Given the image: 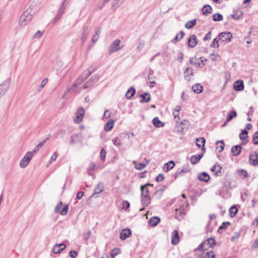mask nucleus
<instances>
[{
  "instance_id": "obj_62",
  "label": "nucleus",
  "mask_w": 258,
  "mask_h": 258,
  "mask_svg": "<svg viewBox=\"0 0 258 258\" xmlns=\"http://www.w3.org/2000/svg\"><path fill=\"white\" fill-rule=\"evenodd\" d=\"M109 0H103L102 2L99 3L98 5V9L101 10L103 8L104 5L108 3Z\"/></svg>"
},
{
  "instance_id": "obj_2",
  "label": "nucleus",
  "mask_w": 258,
  "mask_h": 258,
  "mask_svg": "<svg viewBox=\"0 0 258 258\" xmlns=\"http://www.w3.org/2000/svg\"><path fill=\"white\" fill-rule=\"evenodd\" d=\"M120 42L119 39H115L111 43L108 49L109 54L116 52L121 49L122 47L120 46Z\"/></svg>"
},
{
  "instance_id": "obj_19",
  "label": "nucleus",
  "mask_w": 258,
  "mask_h": 258,
  "mask_svg": "<svg viewBox=\"0 0 258 258\" xmlns=\"http://www.w3.org/2000/svg\"><path fill=\"white\" fill-rule=\"evenodd\" d=\"M221 169L222 167H221L219 165H214L212 168H211V171L213 172H214V174L216 176H221Z\"/></svg>"
},
{
  "instance_id": "obj_34",
  "label": "nucleus",
  "mask_w": 258,
  "mask_h": 258,
  "mask_svg": "<svg viewBox=\"0 0 258 258\" xmlns=\"http://www.w3.org/2000/svg\"><path fill=\"white\" fill-rule=\"evenodd\" d=\"M206 140L204 138H197L196 140V145L199 148H202V150L204 149L205 147Z\"/></svg>"
},
{
  "instance_id": "obj_33",
  "label": "nucleus",
  "mask_w": 258,
  "mask_h": 258,
  "mask_svg": "<svg viewBox=\"0 0 258 258\" xmlns=\"http://www.w3.org/2000/svg\"><path fill=\"white\" fill-rule=\"evenodd\" d=\"M175 166L174 162L173 161H168L165 164L164 166V170L166 172H168L170 169H172Z\"/></svg>"
},
{
  "instance_id": "obj_38",
  "label": "nucleus",
  "mask_w": 258,
  "mask_h": 258,
  "mask_svg": "<svg viewBox=\"0 0 258 258\" xmlns=\"http://www.w3.org/2000/svg\"><path fill=\"white\" fill-rule=\"evenodd\" d=\"M101 28L100 27L97 28V29H96V31L95 35L92 37V42L93 43L96 42L98 40V39H99V35H100V34L101 33Z\"/></svg>"
},
{
  "instance_id": "obj_39",
  "label": "nucleus",
  "mask_w": 258,
  "mask_h": 258,
  "mask_svg": "<svg viewBox=\"0 0 258 258\" xmlns=\"http://www.w3.org/2000/svg\"><path fill=\"white\" fill-rule=\"evenodd\" d=\"M238 212V209L236 206H232L229 209V214L231 217H234L236 216Z\"/></svg>"
},
{
  "instance_id": "obj_46",
  "label": "nucleus",
  "mask_w": 258,
  "mask_h": 258,
  "mask_svg": "<svg viewBox=\"0 0 258 258\" xmlns=\"http://www.w3.org/2000/svg\"><path fill=\"white\" fill-rule=\"evenodd\" d=\"M221 41L219 39V37L217 36L216 38H215L212 43L210 45V47L212 48H218L219 47V42Z\"/></svg>"
},
{
  "instance_id": "obj_59",
  "label": "nucleus",
  "mask_w": 258,
  "mask_h": 258,
  "mask_svg": "<svg viewBox=\"0 0 258 258\" xmlns=\"http://www.w3.org/2000/svg\"><path fill=\"white\" fill-rule=\"evenodd\" d=\"M144 42L143 41H140L139 42L138 46L137 47V50L138 52H140L143 49L144 46Z\"/></svg>"
},
{
  "instance_id": "obj_37",
  "label": "nucleus",
  "mask_w": 258,
  "mask_h": 258,
  "mask_svg": "<svg viewBox=\"0 0 258 258\" xmlns=\"http://www.w3.org/2000/svg\"><path fill=\"white\" fill-rule=\"evenodd\" d=\"M203 14L207 15L209 14H211L212 12V8L209 5H206L204 6L202 9Z\"/></svg>"
},
{
  "instance_id": "obj_21",
  "label": "nucleus",
  "mask_w": 258,
  "mask_h": 258,
  "mask_svg": "<svg viewBox=\"0 0 258 258\" xmlns=\"http://www.w3.org/2000/svg\"><path fill=\"white\" fill-rule=\"evenodd\" d=\"M203 154L193 155L190 158V161L191 164H196L199 162L200 159L203 157Z\"/></svg>"
},
{
  "instance_id": "obj_13",
  "label": "nucleus",
  "mask_w": 258,
  "mask_h": 258,
  "mask_svg": "<svg viewBox=\"0 0 258 258\" xmlns=\"http://www.w3.org/2000/svg\"><path fill=\"white\" fill-rule=\"evenodd\" d=\"M92 72L90 71H85L83 73L80 75L77 79L79 83H82L84 82L88 77H89Z\"/></svg>"
},
{
  "instance_id": "obj_3",
  "label": "nucleus",
  "mask_w": 258,
  "mask_h": 258,
  "mask_svg": "<svg viewBox=\"0 0 258 258\" xmlns=\"http://www.w3.org/2000/svg\"><path fill=\"white\" fill-rule=\"evenodd\" d=\"M33 156V153L28 152L26 155L24 156L23 159L21 160L20 163V166L21 168L26 167L29 164L30 161L32 158Z\"/></svg>"
},
{
  "instance_id": "obj_45",
  "label": "nucleus",
  "mask_w": 258,
  "mask_h": 258,
  "mask_svg": "<svg viewBox=\"0 0 258 258\" xmlns=\"http://www.w3.org/2000/svg\"><path fill=\"white\" fill-rule=\"evenodd\" d=\"M217 149H219V152H222L224 149V143L223 141H218L216 142Z\"/></svg>"
},
{
  "instance_id": "obj_47",
  "label": "nucleus",
  "mask_w": 258,
  "mask_h": 258,
  "mask_svg": "<svg viewBox=\"0 0 258 258\" xmlns=\"http://www.w3.org/2000/svg\"><path fill=\"white\" fill-rule=\"evenodd\" d=\"M197 20L194 19L191 21H188L185 25V27L187 29L192 28L196 24Z\"/></svg>"
},
{
  "instance_id": "obj_52",
  "label": "nucleus",
  "mask_w": 258,
  "mask_h": 258,
  "mask_svg": "<svg viewBox=\"0 0 258 258\" xmlns=\"http://www.w3.org/2000/svg\"><path fill=\"white\" fill-rule=\"evenodd\" d=\"M121 252L120 248H115L111 251V258H114V257L120 253Z\"/></svg>"
},
{
  "instance_id": "obj_49",
  "label": "nucleus",
  "mask_w": 258,
  "mask_h": 258,
  "mask_svg": "<svg viewBox=\"0 0 258 258\" xmlns=\"http://www.w3.org/2000/svg\"><path fill=\"white\" fill-rule=\"evenodd\" d=\"M213 20L214 21H220L223 20V16L219 13H216L213 15Z\"/></svg>"
},
{
  "instance_id": "obj_48",
  "label": "nucleus",
  "mask_w": 258,
  "mask_h": 258,
  "mask_svg": "<svg viewBox=\"0 0 258 258\" xmlns=\"http://www.w3.org/2000/svg\"><path fill=\"white\" fill-rule=\"evenodd\" d=\"M230 223L229 222H224L221 226L219 227L217 231L219 233H221V230L223 229H225L229 225H230Z\"/></svg>"
},
{
  "instance_id": "obj_27",
  "label": "nucleus",
  "mask_w": 258,
  "mask_h": 258,
  "mask_svg": "<svg viewBox=\"0 0 258 258\" xmlns=\"http://www.w3.org/2000/svg\"><path fill=\"white\" fill-rule=\"evenodd\" d=\"M133 163L135 164V167L137 170L143 169L149 163V161L147 160L146 163H137L136 161H133Z\"/></svg>"
},
{
  "instance_id": "obj_35",
  "label": "nucleus",
  "mask_w": 258,
  "mask_h": 258,
  "mask_svg": "<svg viewBox=\"0 0 258 258\" xmlns=\"http://www.w3.org/2000/svg\"><path fill=\"white\" fill-rule=\"evenodd\" d=\"M62 66V62L59 59H56L53 61V68L54 70H58Z\"/></svg>"
},
{
  "instance_id": "obj_61",
  "label": "nucleus",
  "mask_w": 258,
  "mask_h": 258,
  "mask_svg": "<svg viewBox=\"0 0 258 258\" xmlns=\"http://www.w3.org/2000/svg\"><path fill=\"white\" fill-rule=\"evenodd\" d=\"M95 167V164L94 163H91L90 164L89 168H88V174L90 175H92L91 171H93Z\"/></svg>"
},
{
  "instance_id": "obj_4",
  "label": "nucleus",
  "mask_w": 258,
  "mask_h": 258,
  "mask_svg": "<svg viewBox=\"0 0 258 258\" xmlns=\"http://www.w3.org/2000/svg\"><path fill=\"white\" fill-rule=\"evenodd\" d=\"M84 114V109L82 107H80L76 112V117L74 120V122L76 123H79L82 121Z\"/></svg>"
},
{
  "instance_id": "obj_42",
  "label": "nucleus",
  "mask_w": 258,
  "mask_h": 258,
  "mask_svg": "<svg viewBox=\"0 0 258 258\" xmlns=\"http://www.w3.org/2000/svg\"><path fill=\"white\" fill-rule=\"evenodd\" d=\"M140 97L142 98V102H147L150 100V95L148 93H145L140 95Z\"/></svg>"
},
{
  "instance_id": "obj_14",
  "label": "nucleus",
  "mask_w": 258,
  "mask_h": 258,
  "mask_svg": "<svg viewBox=\"0 0 258 258\" xmlns=\"http://www.w3.org/2000/svg\"><path fill=\"white\" fill-rule=\"evenodd\" d=\"M233 89L237 91H242L244 89V84L242 81L238 80L234 83Z\"/></svg>"
},
{
  "instance_id": "obj_53",
  "label": "nucleus",
  "mask_w": 258,
  "mask_h": 258,
  "mask_svg": "<svg viewBox=\"0 0 258 258\" xmlns=\"http://www.w3.org/2000/svg\"><path fill=\"white\" fill-rule=\"evenodd\" d=\"M207 244L211 247H213L216 244L215 239L212 238L208 239Z\"/></svg>"
},
{
  "instance_id": "obj_30",
  "label": "nucleus",
  "mask_w": 258,
  "mask_h": 258,
  "mask_svg": "<svg viewBox=\"0 0 258 258\" xmlns=\"http://www.w3.org/2000/svg\"><path fill=\"white\" fill-rule=\"evenodd\" d=\"M184 36V33L183 31H180V32L179 33H178L176 36L175 37H174V39H173L171 42L172 43H176L177 41H179L180 40H181V39H182V38L183 37V36Z\"/></svg>"
},
{
  "instance_id": "obj_44",
  "label": "nucleus",
  "mask_w": 258,
  "mask_h": 258,
  "mask_svg": "<svg viewBox=\"0 0 258 258\" xmlns=\"http://www.w3.org/2000/svg\"><path fill=\"white\" fill-rule=\"evenodd\" d=\"M237 116V113L235 110L230 111L227 117V121H229L232 120L234 117Z\"/></svg>"
},
{
  "instance_id": "obj_16",
  "label": "nucleus",
  "mask_w": 258,
  "mask_h": 258,
  "mask_svg": "<svg viewBox=\"0 0 258 258\" xmlns=\"http://www.w3.org/2000/svg\"><path fill=\"white\" fill-rule=\"evenodd\" d=\"M131 231L130 229H123L120 232V238L122 240H125L131 235Z\"/></svg>"
},
{
  "instance_id": "obj_15",
  "label": "nucleus",
  "mask_w": 258,
  "mask_h": 258,
  "mask_svg": "<svg viewBox=\"0 0 258 258\" xmlns=\"http://www.w3.org/2000/svg\"><path fill=\"white\" fill-rule=\"evenodd\" d=\"M249 162L254 166L258 165V155L256 153H253L250 155Z\"/></svg>"
},
{
  "instance_id": "obj_64",
  "label": "nucleus",
  "mask_w": 258,
  "mask_h": 258,
  "mask_svg": "<svg viewBox=\"0 0 258 258\" xmlns=\"http://www.w3.org/2000/svg\"><path fill=\"white\" fill-rule=\"evenodd\" d=\"M42 37V33L40 30L37 31L33 35L34 38L39 39Z\"/></svg>"
},
{
  "instance_id": "obj_7",
  "label": "nucleus",
  "mask_w": 258,
  "mask_h": 258,
  "mask_svg": "<svg viewBox=\"0 0 258 258\" xmlns=\"http://www.w3.org/2000/svg\"><path fill=\"white\" fill-rule=\"evenodd\" d=\"M65 7H66L65 1H64L62 3V5L60 7V8H59V9L58 10L57 13L56 15L55 16V18H54V20H53L54 23H56L60 18V17L62 16V15L63 14V13H64Z\"/></svg>"
},
{
  "instance_id": "obj_5",
  "label": "nucleus",
  "mask_w": 258,
  "mask_h": 258,
  "mask_svg": "<svg viewBox=\"0 0 258 258\" xmlns=\"http://www.w3.org/2000/svg\"><path fill=\"white\" fill-rule=\"evenodd\" d=\"M218 37L222 42H229L232 38V35L229 32H223L220 33Z\"/></svg>"
},
{
  "instance_id": "obj_18",
  "label": "nucleus",
  "mask_w": 258,
  "mask_h": 258,
  "mask_svg": "<svg viewBox=\"0 0 258 258\" xmlns=\"http://www.w3.org/2000/svg\"><path fill=\"white\" fill-rule=\"evenodd\" d=\"M198 178L201 181L207 182L210 180V177L207 173L203 172L198 174Z\"/></svg>"
},
{
  "instance_id": "obj_20",
  "label": "nucleus",
  "mask_w": 258,
  "mask_h": 258,
  "mask_svg": "<svg viewBox=\"0 0 258 258\" xmlns=\"http://www.w3.org/2000/svg\"><path fill=\"white\" fill-rule=\"evenodd\" d=\"M153 186V184L150 183H147L145 185H142L141 187V196H150L149 194V189L147 187V186Z\"/></svg>"
},
{
  "instance_id": "obj_55",
  "label": "nucleus",
  "mask_w": 258,
  "mask_h": 258,
  "mask_svg": "<svg viewBox=\"0 0 258 258\" xmlns=\"http://www.w3.org/2000/svg\"><path fill=\"white\" fill-rule=\"evenodd\" d=\"M100 154L101 159L102 160V161L104 162L105 160V157L106 155V152L105 149H102L100 151Z\"/></svg>"
},
{
  "instance_id": "obj_58",
  "label": "nucleus",
  "mask_w": 258,
  "mask_h": 258,
  "mask_svg": "<svg viewBox=\"0 0 258 258\" xmlns=\"http://www.w3.org/2000/svg\"><path fill=\"white\" fill-rule=\"evenodd\" d=\"M253 143L254 145L258 144V131H256L254 133L253 136Z\"/></svg>"
},
{
  "instance_id": "obj_56",
  "label": "nucleus",
  "mask_w": 258,
  "mask_h": 258,
  "mask_svg": "<svg viewBox=\"0 0 258 258\" xmlns=\"http://www.w3.org/2000/svg\"><path fill=\"white\" fill-rule=\"evenodd\" d=\"M112 142H113V144L117 147H119V146H121V141L117 137L114 138L112 140Z\"/></svg>"
},
{
  "instance_id": "obj_57",
  "label": "nucleus",
  "mask_w": 258,
  "mask_h": 258,
  "mask_svg": "<svg viewBox=\"0 0 258 258\" xmlns=\"http://www.w3.org/2000/svg\"><path fill=\"white\" fill-rule=\"evenodd\" d=\"M148 78L149 81L153 80L156 78V77L154 75V71L152 69H150L149 73L148 76Z\"/></svg>"
},
{
  "instance_id": "obj_23",
  "label": "nucleus",
  "mask_w": 258,
  "mask_h": 258,
  "mask_svg": "<svg viewBox=\"0 0 258 258\" xmlns=\"http://www.w3.org/2000/svg\"><path fill=\"white\" fill-rule=\"evenodd\" d=\"M242 147L240 145H236L232 147L231 153L233 156H238L241 153Z\"/></svg>"
},
{
  "instance_id": "obj_32",
  "label": "nucleus",
  "mask_w": 258,
  "mask_h": 258,
  "mask_svg": "<svg viewBox=\"0 0 258 258\" xmlns=\"http://www.w3.org/2000/svg\"><path fill=\"white\" fill-rule=\"evenodd\" d=\"M114 120L113 119H110L104 126V130L106 132L110 131L113 127Z\"/></svg>"
},
{
  "instance_id": "obj_8",
  "label": "nucleus",
  "mask_w": 258,
  "mask_h": 258,
  "mask_svg": "<svg viewBox=\"0 0 258 258\" xmlns=\"http://www.w3.org/2000/svg\"><path fill=\"white\" fill-rule=\"evenodd\" d=\"M185 215V210L184 207L183 205L182 207L179 209H176V214L175 217L179 220H181L183 219V217Z\"/></svg>"
},
{
  "instance_id": "obj_36",
  "label": "nucleus",
  "mask_w": 258,
  "mask_h": 258,
  "mask_svg": "<svg viewBox=\"0 0 258 258\" xmlns=\"http://www.w3.org/2000/svg\"><path fill=\"white\" fill-rule=\"evenodd\" d=\"M136 90L134 88L131 87L129 88L125 94V96L127 99H131L135 94Z\"/></svg>"
},
{
  "instance_id": "obj_12",
  "label": "nucleus",
  "mask_w": 258,
  "mask_h": 258,
  "mask_svg": "<svg viewBox=\"0 0 258 258\" xmlns=\"http://www.w3.org/2000/svg\"><path fill=\"white\" fill-rule=\"evenodd\" d=\"M179 236L177 230H174L171 235V243L173 245H176L179 243Z\"/></svg>"
},
{
  "instance_id": "obj_6",
  "label": "nucleus",
  "mask_w": 258,
  "mask_h": 258,
  "mask_svg": "<svg viewBox=\"0 0 258 258\" xmlns=\"http://www.w3.org/2000/svg\"><path fill=\"white\" fill-rule=\"evenodd\" d=\"M190 170L188 165H185L181 169H178L175 173V178H177L184 175Z\"/></svg>"
},
{
  "instance_id": "obj_51",
  "label": "nucleus",
  "mask_w": 258,
  "mask_h": 258,
  "mask_svg": "<svg viewBox=\"0 0 258 258\" xmlns=\"http://www.w3.org/2000/svg\"><path fill=\"white\" fill-rule=\"evenodd\" d=\"M247 134H248V132L246 130H242L239 135L240 139L242 140H244L245 139H246L247 138Z\"/></svg>"
},
{
  "instance_id": "obj_26",
  "label": "nucleus",
  "mask_w": 258,
  "mask_h": 258,
  "mask_svg": "<svg viewBox=\"0 0 258 258\" xmlns=\"http://www.w3.org/2000/svg\"><path fill=\"white\" fill-rule=\"evenodd\" d=\"M83 32L82 34L81 40L83 43H84L87 38V36L89 34L88 28L86 26H84L83 28Z\"/></svg>"
},
{
  "instance_id": "obj_63",
  "label": "nucleus",
  "mask_w": 258,
  "mask_h": 258,
  "mask_svg": "<svg viewBox=\"0 0 258 258\" xmlns=\"http://www.w3.org/2000/svg\"><path fill=\"white\" fill-rule=\"evenodd\" d=\"M91 234V231L90 230L87 231L86 233H85L83 234V238L85 240H88L90 238Z\"/></svg>"
},
{
  "instance_id": "obj_60",
  "label": "nucleus",
  "mask_w": 258,
  "mask_h": 258,
  "mask_svg": "<svg viewBox=\"0 0 258 258\" xmlns=\"http://www.w3.org/2000/svg\"><path fill=\"white\" fill-rule=\"evenodd\" d=\"M62 204H63L61 202H59L57 204V205H56V206L55 207V209H54V211L55 213H58L60 212V209L62 207Z\"/></svg>"
},
{
  "instance_id": "obj_54",
  "label": "nucleus",
  "mask_w": 258,
  "mask_h": 258,
  "mask_svg": "<svg viewBox=\"0 0 258 258\" xmlns=\"http://www.w3.org/2000/svg\"><path fill=\"white\" fill-rule=\"evenodd\" d=\"M69 211V206L68 205H66L62 208L61 210H60L59 213L61 215H66L67 214Z\"/></svg>"
},
{
  "instance_id": "obj_31",
  "label": "nucleus",
  "mask_w": 258,
  "mask_h": 258,
  "mask_svg": "<svg viewBox=\"0 0 258 258\" xmlns=\"http://www.w3.org/2000/svg\"><path fill=\"white\" fill-rule=\"evenodd\" d=\"M192 90L195 93H196L197 94H199V93H201L202 92V91L203 90V87L200 84H197L194 85L192 87Z\"/></svg>"
},
{
  "instance_id": "obj_24",
  "label": "nucleus",
  "mask_w": 258,
  "mask_h": 258,
  "mask_svg": "<svg viewBox=\"0 0 258 258\" xmlns=\"http://www.w3.org/2000/svg\"><path fill=\"white\" fill-rule=\"evenodd\" d=\"M142 205L148 206L151 203V198L150 196H143L141 197Z\"/></svg>"
},
{
  "instance_id": "obj_17",
  "label": "nucleus",
  "mask_w": 258,
  "mask_h": 258,
  "mask_svg": "<svg viewBox=\"0 0 258 258\" xmlns=\"http://www.w3.org/2000/svg\"><path fill=\"white\" fill-rule=\"evenodd\" d=\"M123 2V0H111V10L113 11H116L122 4Z\"/></svg>"
},
{
  "instance_id": "obj_50",
  "label": "nucleus",
  "mask_w": 258,
  "mask_h": 258,
  "mask_svg": "<svg viewBox=\"0 0 258 258\" xmlns=\"http://www.w3.org/2000/svg\"><path fill=\"white\" fill-rule=\"evenodd\" d=\"M48 79L47 78H44L41 82L40 86L38 87L37 90L38 91H41L42 89L44 87L46 84L47 83Z\"/></svg>"
},
{
  "instance_id": "obj_29",
  "label": "nucleus",
  "mask_w": 258,
  "mask_h": 258,
  "mask_svg": "<svg viewBox=\"0 0 258 258\" xmlns=\"http://www.w3.org/2000/svg\"><path fill=\"white\" fill-rule=\"evenodd\" d=\"M152 123L153 125L156 127H161L165 125V123L161 121L158 117H156L152 120Z\"/></svg>"
},
{
  "instance_id": "obj_40",
  "label": "nucleus",
  "mask_w": 258,
  "mask_h": 258,
  "mask_svg": "<svg viewBox=\"0 0 258 258\" xmlns=\"http://www.w3.org/2000/svg\"><path fill=\"white\" fill-rule=\"evenodd\" d=\"M189 62L192 65H195L198 67H201V63L196 57L190 58Z\"/></svg>"
},
{
  "instance_id": "obj_9",
  "label": "nucleus",
  "mask_w": 258,
  "mask_h": 258,
  "mask_svg": "<svg viewBox=\"0 0 258 258\" xmlns=\"http://www.w3.org/2000/svg\"><path fill=\"white\" fill-rule=\"evenodd\" d=\"M184 78L187 81L191 79V77L194 75V69L191 67H187L183 72Z\"/></svg>"
},
{
  "instance_id": "obj_10",
  "label": "nucleus",
  "mask_w": 258,
  "mask_h": 258,
  "mask_svg": "<svg viewBox=\"0 0 258 258\" xmlns=\"http://www.w3.org/2000/svg\"><path fill=\"white\" fill-rule=\"evenodd\" d=\"M198 42V41L197 36L195 35H191L188 39V46L189 47L194 48L196 46Z\"/></svg>"
},
{
  "instance_id": "obj_11",
  "label": "nucleus",
  "mask_w": 258,
  "mask_h": 258,
  "mask_svg": "<svg viewBox=\"0 0 258 258\" xmlns=\"http://www.w3.org/2000/svg\"><path fill=\"white\" fill-rule=\"evenodd\" d=\"M66 248V245L65 244L62 243L60 244H56L53 247L52 251L55 253L57 254L60 253L61 251L64 249Z\"/></svg>"
},
{
  "instance_id": "obj_28",
  "label": "nucleus",
  "mask_w": 258,
  "mask_h": 258,
  "mask_svg": "<svg viewBox=\"0 0 258 258\" xmlns=\"http://www.w3.org/2000/svg\"><path fill=\"white\" fill-rule=\"evenodd\" d=\"M160 221V219L158 217H153L151 218L148 222L150 225L156 226Z\"/></svg>"
},
{
  "instance_id": "obj_43",
  "label": "nucleus",
  "mask_w": 258,
  "mask_h": 258,
  "mask_svg": "<svg viewBox=\"0 0 258 258\" xmlns=\"http://www.w3.org/2000/svg\"><path fill=\"white\" fill-rule=\"evenodd\" d=\"M237 173L238 175L241 177L242 179H244L248 176L247 172L244 169H240L238 170Z\"/></svg>"
},
{
  "instance_id": "obj_22",
  "label": "nucleus",
  "mask_w": 258,
  "mask_h": 258,
  "mask_svg": "<svg viewBox=\"0 0 258 258\" xmlns=\"http://www.w3.org/2000/svg\"><path fill=\"white\" fill-rule=\"evenodd\" d=\"M104 184L102 182H100L98 183L95 187L93 195L101 193L104 189Z\"/></svg>"
},
{
  "instance_id": "obj_1",
  "label": "nucleus",
  "mask_w": 258,
  "mask_h": 258,
  "mask_svg": "<svg viewBox=\"0 0 258 258\" xmlns=\"http://www.w3.org/2000/svg\"><path fill=\"white\" fill-rule=\"evenodd\" d=\"M32 10L31 8H28L21 16L19 25L21 27H25L28 25L32 19Z\"/></svg>"
},
{
  "instance_id": "obj_25",
  "label": "nucleus",
  "mask_w": 258,
  "mask_h": 258,
  "mask_svg": "<svg viewBox=\"0 0 258 258\" xmlns=\"http://www.w3.org/2000/svg\"><path fill=\"white\" fill-rule=\"evenodd\" d=\"M197 258H215V255L212 251L206 252H204Z\"/></svg>"
},
{
  "instance_id": "obj_41",
  "label": "nucleus",
  "mask_w": 258,
  "mask_h": 258,
  "mask_svg": "<svg viewBox=\"0 0 258 258\" xmlns=\"http://www.w3.org/2000/svg\"><path fill=\"white\" fill-rule=\"evenodd\" d=\"M81 83H79L77 80H76L73 84V85L69 88L68 89V92L75 91V89L78 87Z\"/></svg>"
}]
</instances>
